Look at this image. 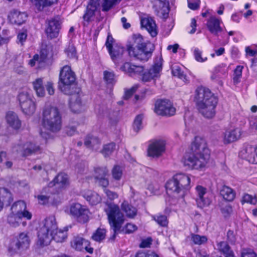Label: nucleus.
Returning <instances> with one entry per match:
<instances>
[{
  "label": "nucleus",
  "instance_id": "f257e3e1",
  "mask_svg": "<svg viewBox=\"0 0 257 257\" xmlns=\"http://www.w3.org/2000/svg\"><path fill=\"white\" fill-rule=\"evenodd\" d=\"M184 158V164L192 169L205 167L210 158V153L205 141L196 137L192 143L189 152Z\"/></svg>",
  "mask_w": 257,
  "mask_h": 257
},
{
  "label": "nucleus",
  "instance_id": "f03ea898",
  "mask_svg": "<svg viewBox=\"0 0 257 257\" xmlns=\"http://www.w3.org/2000/svg\"><path fill=\"white\" fill-rule=\"evenodd\" d=\"M195 100L199 112L204 117L212 118L214 116L218 98L208 88L198 87L195 90Z\"/></svg>",
  "mask_w": 257,
  "mask_h": 257
},
{
  "label": "nucleus",
  "instance_id": "7ed1b4c3",
  "mask_svg": "<svg viewBox=\"0 0 257 257\" xmlns=\"http://www.w3.org/2000/svg\"><path fill=\"white\" fill-rule=\"evenodd\" d=\"M191 179L189 175L179 173L174 175L166 184L167 193L179 198L183 197L190 189Z\"/></svg>",
  "mask_w": 257,
  "mask_h": 257
},
{
  "label": "nucleus",
  "instance_id": "20e7f679",
  "mask_svg": "<svg viewBox=\"0 0 257 257\" xmlns=\"http://www.w3.org/2000/svg\"><path fill=\"white\" fill-rule=\"evenodd\" d=\"M42 124L46 130L51 132H59L62 127V115L59 109L55 106H45L42 111Z\"/></svg>",
  "mask_w": 257,
  "mask_h": 257
},
{
  "label": "nucleus",
  "instance_id": "39448f33",
  "mask_svg": "<svg viewBox=\"0 0 257 257\" xmlns=\"http://www.w3.org/2000/svg\"><path fill=\"white\" fill-rule=\"evenodd\" d=\"M104 210L107 216L109 224L113 229L112 238L114 239L116 232L120 230L124 221V216L119 206L113 203L106 204Z\"/></svg>",
  "mask_w": 257,
  "mask_h": 257
},
{
  "label": "nucleus",
  "instance_id": "423d86ee",
  "mask_svg": "<svg viewBox=\"0 0 257 257\" xmlns=\"http://www.w3.org/2000/svg\"><path fill=\"white\" fill-rule=\"evenodd\" d=\"M75 75L70 66L65 65L61 69L59 75V88L66 94H70L71 86L75 83Z\"/></svg>",
  "mask_w": 257,
  "mask_h": 257
},
{
  "label": "nucleus",
  "instance_id": "0eeeda50",
  "mask_svg": "<svg viewBox=\"0 0 257 257\" xmlns=\"http://www.w3.org/2000/svg\"><path fill=\"white\" fill-rule=\"evenodd\" d=\"M154 50V45L147 42L146 45L134 49L133 47L128 48V54L131 57L142 61H147L152 56Z\"/></svg>",
  "mask_w": 257,
  "mask_h": 257
},
{
  "label": "nucleus",
  "instance_id": "6e6552de",
  "mask_svg": "<svg viewBox=\"0 0 257 257\" xmlns=\"http://www.w3.org/2000/svg\"><path fill=\"white\" fill-rule=\"evenodd\" d=\"M68 213L79 222H86L89 219V211L87 207L79 203H73L67 210Z\"/></svg>",
  "mask_w": 257,
  "mask_h": 257
},
{
  "label": "nucleus",
  "instance_id": "1a4fd4ad",
  "mask_svg": "<svg viewBox=\"0 0 257 257\" xmlns=\"http://www.w3.org/2000/svg\"><path fill=\"white\" fill-rule=\"evenodd\" d=\"M30 243V239L27 233H21L18 238L11 241L8 247L9 251L12 254L17 253L20 249L27 248Z\"/></svg>",
  "mask_w": 257,
  "mask_h": 257
},
{
  "label": "nucleus",
  "instance_id": "9d476101",
  "mask_svg": "<svg viewBox=\"0 0 257 257\" xmlns=\"http://www.w3.org/2000/svg\"><path fill=\"white\" fill-rule=\"evenodd\" d=\"M155 112L158 115L171 116L175 114L176 109L170 100L161 99L156 102Z\"/></svg>",
  "mask_w": 257,
  "mask_h": 257
},
{
  "label": "nucleus",
  "instance_id": "9b49d317",
  "mask_svg": "<svg viewBox=\"0 0 257 257\" xmlns=\"http://www.w3.org/2000/svg\"><path fill=\"white\" fill-rule=\"evenodd\" d=\"M62 22L58 16L51 18L46 21V34L48 37L52 39L58 37L61 29Z\"/></svg>",
  "mask_w": 257,
  "mask_h": 257
},
{
  "label": "nucleus",
  "instance_id": "f8f14e48",
  "mask_svg": "<svg viewBox=\"0 0 257 257\" xmlns=\"http://www.w3.org/2000/svg\"><path fill=\"white\" fill-rule=\"evenodd\" d=\"M239 156L250 163L257 164V146L248 144H244Z\"/></svg>",
  "mask_w": 257,
  "mask_h": 257
},
{
  "label": "nucleus",
  "instance_id": "ddd939ff",
  "mask_svg": "<svg viewBox=\"0 0 257 257\" xmlns=\"http://www.w3.org/2000/svg\"><path fill=\"white\" fill-rule=\"evenodd\" d=\"M154 8L159 17L163 19L168 17L170 11L168 0H154Z\"/></svg>",
  "mask_w": 257,
  "mask_h": 257
},
{
  "label": "nucleus",
  "instance_id": "4468645a",
  "mask_svg": "<svg viewBox=\"0 0 257 257\" xmlns=\"http://www.w3.org/2000/svg\"><path fill=\"white\" fill-rule=\"evenodd\" d=\"M165 150V142L162 140H156L149 145L148 150V155L152 157H159L162 155Z\"/></svg>",
  "mask_w": 257,
  "mask_h": 257
},
{
  "label": "nucleus",
  "instance_id": "2eb2a0df",
  "mask_svg": "<svg viewBox=\"0 0 257 257\" xmlns=\"http://www.w3.org/2000/svg\"><path fill=\"white\" fill-rule=\"evenodd\" d=\"M207 193V189L201 185H197L195 187L196 201L197 206L200 208L207 206L210 204V200L204 197Z\"/></svg>",
  "mask_w": 257,
  "mask_h": 257
},
{
  "label": "nucleus",
  "instance_id": "dca6fc26",
  "mask_svg": "<svg viewBox=\"0 0 257 257\" xmlns=\"http://www.w3.org/2000/svg\"><path fill=\"white\" fill-rule=\"evenodd\" d=\"M40 150L39 146H36L31 143H27L24 145L18 144L13 148V151L21 153L24 156H27L36 153Z\"/></svg>",
  "mask_w": 257,
  "mask_h": 257
},
{
  "label": "nucleus",
  "instance_id": "f3484780",
  "mask_svg": "<svg viewBox=\"0 0 257 257\" xmlns=\"http://www.w3.org/2000/svg\"><path fill=\"white\" fill-rule=\"evenodd\" d=\"M12 212L17 215L30 220L32 218V214L26 210V204L23 201H18L15 202L11 207Z\"/></svg>",
  "mask_w": 257,
  "mask_h": 257
},
{
  "label": "nucleus",
  "instance_id": "a211bd4d",
  "mask_svg": "<svg viewBox=\"0 0 257 257\" xmlns=\"http://www.w3.org/2000/svg\"><path fill=\"white\" fill-rule=\"evenodd\" d=\"M69 108L72 112L79 113L84 111L85 105L78 94H74L70 99Z\"/></svg>",
  "mask_w": 257,
  "mask_h": 257
},
{
  "label": "nucleus",
  "instance_id": "6ab92c4d",
  "mask_svg": "<svg viewBox=\"0 0 257 257\" xmlns=\"http://www.w3.org/2000/svg\"><path fill=\"white\" fill-rule=\"evenodd\" d=\"M162 62L160 60L157 62H155L153 67L143 74L142 79L145 82L150 81L152 79H154L160 76V73L162 70Z\"/></svg>",
  "mask_w": 257,
  "mask_h": 257
},
{
  "label": "nucleus",
  "instance_id": "aec40b11",
  "mask_svg": "<svg viewBox=\"0 0 257 257\" xmlns=\"http://www.w3.org/2000/svg\"><path fill=\"white\" fill-rule=\"evenodd\" d=\"M69 184V180L67 174L61 173L58 174L48 184V187L56 186L60 189L65 188Z\"/></svg>",
  "mask_w": 257,
  "mask_h": 257
},
{
  "label": "nucleus",
  "instance_id": "412c9836",
  "mask_svg": "<svg viewBox=\"0 0 257 257\" xmlns=\"http://www.w3.org/2000/svg\"><path fill=\"white\" fill-rule=\"evenodd\" d=\"M221 23L220 19L214 16H211L207 21L206 27L211 34L217 36L219 33L223 31L220 26Z\"/></svg>",
  "mask_w": 257,
  "mask_h": 257
},
{
  "label": "nucleus",
  "instance_id": "4be33fe9",
  "mask_svg": "<svg viewBox=\"0 0 257 257\" xmlns=\"http://www.w3.org/2000/svg\"><path fill=\"white\" fill-rule=\"evenodd\" d=\"M5 119L8 126L13 130H18L21 127V121L17 114L13 111H8Z\"/></svg>",
  "mask_w": 257,
  "mask_h": 257
},
{
  "label": "nucleus",
  "instance_id": "5701e85b",
  "mask_svg": "<svg viewBox=\"0 0 257 257\" xmlns=\"http://www.w3.org/2000/svg\"><path fill=\"white\" fill-rule=\"evenodd\" d=\"M141 24L142 27L145 28L152 37L157 35V26L152 18L149 16L142 17Z\"/></svg>",
  "mask_w": 257,
  "mask_h": 257
},
{
  "label": "nucleus",
  "instance_id": "b1692460",
  "mask_svg": "<svg viewBox=\"0 0 257 257\" xmlns=\"http://www.w3.org/2000/svg\"><path fill=\"white\" fill-rule=\"evenodd\" d=\"M242 131L239 128L226 131L223 136V142L224 144H229L235 142L241 138Z\"/></svg>",
  "mask_w": 257,
  "mask_h": 257
},
{
  "label": "nucleus",
  "instance_id": "393cba45",
  "mask_svg": "<svg viewBox=\"0 0 257 257\" xmlns=\"http://www.w3.org/2000/svg\"><path fill=\"white\" fill-rule=\"evenodd\" d=\"M120 69L130 76L141 74L144 70L142 66L135 65L128 62L124 63Z\"/></svg>",
  "mask_w": 257,
  "mask_h": 257
},
{
  "label": "nucleus",
  "instance_id": "a878e982",
  "mask_svg": "<svg viewBox=\"0 0 257 257\" xmlns=\"http://www.w3.org/2000/svg\"><path fill=\"white\" fill-rule=\"evenodd\" d=\"M8 18L11 23L21 25L26 22L27 15L24 12L13 10L10 12Z\"/></svg>",
  "mask_w": 257,
  "mask_h": 257
},
{
  "label": "nucleus",
  "instance_id": "bb28decb",
  "mask_svg": "<svg viewBox=\"0 0 257 257\" xmlns=\"http://www.w3.org/2000/svg\"><path fill=\"white\" fill-rule=\"evenodd\" d=\"M40 228L53 234L58 228L55 217L54 216L46 217L43 221Z\"/></svg>",
  "mask_w": 257,
  "mask_h": 257
},
{
  "label": "nucleus",
  "instance_id": "cd10ccee",
  "mask_svg": "<svg viewBox=\"0 0 257 257\" xmlns=\"http://www.w3.org/2000/svg\"><path fill=\"white\" fill-rule=\"evenodd\" d=\"M37 243L41 246L48 245L53 239V234L41 228L38 232Z\"/></svg>",
  "mask_w": 257,
  "mask_h": 257
},
{
  "label": "nucleus",
  "instance_id": "c85d7f7f",
  "mask_svg": "<svg viewBox=\"0 0 257 257\" xmlns=\"http://www.w3.org/2000/svg\"><path fill=\"white\" fill-rule=\"evenodd\" d=\"M108 51L112 60L117 66L120 62L122 61V57L124 49L120 46L115 45Z\"/></svg>",
  "mask_w": 257,
  "mask_h": 257
},
{
  "label": "nucleus",
  "instance_id": "c756f323",
  "mask_svg": "<svg viewBox=\"0 0 257 257\" xmlns=\"http://www.w3.org/2000/svg\"><path fill=\"white\" fill-rule=\"evenodd\" d=\"M84 198L91 205H96L101 202L100 196L91 190H85L83 192Z\"/></svg>",
  "mask_w": 257,
  "mask_h": 257
},
{
  "label": "nucleus",
  "instance_id": "7c9ffc66",
  "mask_svg": "<svg viewBox=\"0 0 257 257\" xmlns=\"http://www.w3.org/2000/svg\"><path fill=\"white\" fill-rule=\"evenodd\" d=\"M32 85L37 96L43 97L45 96V90L42 78H38L34 80Z\"/></svg>",
  "mask_w": 257,
  "mask_h": 257
},
{
  "label": "nucleus",
  "instance_id": "2f4dec72",
  "mask_svg": "<svg viewBox=\"0 0 257 257\" xmlns=\"http://www.w3.org/2000/svg\"><path fill=\"white\" fill-rule=\"evenodd\" d=\"M220 194L223 198L227 201H232L235 196V192L230 187L224 185L220 189Z\"/></svg>",
  "mask_w": 257,
  "mask_h": 257
},
{
  "label": "nucleus",
  "instance_id": "473e14b6",
  "mask_svg": "<svg viewBox=\"0 0 257 257\" xmlns=\"http://www.w3.org/2000/svg\"><path fill=\"white\" fill-rule=\"evenodd\" d=\"M98 6L95 3L89 2L86 12L83 17L84 21L89 22L93 20Z\"/></svg>",
  "mask_w": 257,
  "mask_h": 257
},
{
  "label": "nucleus",
  "instance_id": "72a5a7b5",
  "mask_svg": "<svg viewBox=\"0 0 257 257\" xmlns=\"http://www.w3.org/2000/svg\"><path fill=\"white\" fill-rule=\"evenodd\" d=\"M121 210L125 213L127 217L133 218L136 216L137 209L129 204L127 201H123L121 205Z\"/></svg>",
  "mask_w": 257,
  "mask_h": 257
},
{
  "label": "nucleus",
  "instance_id": "f704fd0d",
  "mask_svg": "<svg viewBox=\"0 0 257 257\" xmlns=\"http://www.w3.org/2000/svg\"><path fill=\"white\" fill-rule=\"evenodd\" d=\"M144 42L142 36L139 34H134L132 36L130 44L127 45V51L130 47H133L134 49L143 46L146 44Z\"/></svg>",
  "mask_w": 257,
  "mask_h": 257
},
{
  "label": "nucleus",
  "instance_id": "c9c22d12",
  "mask_svg": "<svg viewBox=\"0 0 257 257\" xmlns=\"http://www.w3.org/2000/svg\"><path fill=\"white\" fill-rule=\"evenodd\" d=\"M217 249L224 254L225 257H235L228 244L225 241H220L217 244Z\"/></svg>",
  "mask_w": 257,
  "mask_h": 257
},
{
  "label": "nucleus",
  "instance_id": "e433bc0d",
  "mask_svg": "<svg viewBox=\"0 0 257 257\" xmlns=\"http://www.w3.org/2000/svg\"><path fill=\"white\" fill-rule=\"evenodd\" d=\"M39 11L43 10L44 8L56 4L58 0H30Z\"/></svg>",
  "mask_w": 257,
  "mask_h": 257
},
{
  "label": "nucleus",
  "instance_id": "4c0bfd02",
  "mask_svg": "<svg viewBox=\"0 0 257 257\" xmlns=\"http://www.w3.org/2000/svg\"><path fill=\"white\" fill-rule=\"evenodd\" d=\"M88 244V240L84 239L81 237H75L71 241V246L77 250H82L84 247H86Z\"/></svg>",
  "mask_w": 257,
  "mask_h": 257
},
{
  "label": "nucleus",
  "instance_id": "58836bf2",
  "mask_svg": "<svg viewBox=\"0 0 257 257\" xmlns=\"http://www.w3.org/2000/svg\"><path fill=\"white\" fill-rule=\"evenodd\" d=\"M12 193L7 189L0 188V201L4 204V203L10 204L13 201Z\"/></svg>",
  "mask_w": 257,
  "mask_h": 257
},
{
  "label": "nucleus",
  "instance_id": "ea45409f",
  "mask_svg": "<svg viewBox=\"0 0 257 257\" xmlns=\"http://www.w3.org/2000/svg\"><path fill=\"white\" fill-rule=\"evenodd\" d=\"M20 107L25 114L29 115L33 114L36 109L35 103L32 100L22 104Z\"/></svg>",
  "mask_w": 257,
  "mask_h": 257
},
{
  "label": "nucleus",
  "instance_id": "a19ab883",
  "mask_svg": "<svg viewBox=\"0 0 257 257\" xmlns=\"http://www.w3.org/2000/svg\"><path fill=\"white\" fill-rule=\"evenodd\" d=\"M100 144L99 139L93 136H89L85 139L84 145L88 148H91L93 149L97 150L98 145Z\"/></svg>",
  "mask_w": 257,
  "mask_h": 257
},
{
  "label": "nucleus",
  "instance_id": "79ce46f5",
  "mask_svg": "<svg viewBox=\"0 0 257 257\" xmlns=\"http://www.w3.org/2000/svg\"><path fill=\"white\" fill-rule=\"evenodd\" d=\"M45 63V61L39 56V54H36L33 58L29 61L28 64L31 67L36 66L37 68L42 67Z\"/></svg>",
  "mask_w": 257,
  "mask_h": 257
},
{
  "label": "nucleus",
  "instance_id": "37998d69",
  "mask_svg": "<svg viewBox=\"0 0 257 257\" xmlns=\"http://www.w3.org/2000/svg\"><path fill=\"white\" fill-rule=\"evenodd\" d=\"M22 218V216L17 215L12 212L8 216L7 221L12 226L17 227L21 222Z\"/></svg>",
  "mask_w": 257,
  "mask_h": 257
},
{
  "label": "nucleus",
  "instance_id": "c03bdc74",
  "mask_svg": "<svg viewBox=\"0 0 257 257\" xmlns=\"http://www.w3.org/2000/svg\"><path fill=\"white\" fill-rule=\"evenodd\" d=\"M191 240L195 245H200L205 244L207 241V237L205 235H200L194 233H191Z\"/></svg>",
  "mask_w": 257,
  "mask_h": 257
},
{
  "label": "nucleus",
  "instance_id": "a18cd8bd",
  "mask_svg": "<svg viewBox=\"0 0 257 257\" xmlns=\"http://www.w3.org/2000/svg\"><path fill=\"white\" fill-rule=\"evenodd\" d=\"M67 237V233L66 231L58 229L55 231L53 234V239L57 242H62L65 241Z\"/></svg>",
  "mask_w": 257,
  "mask_h": 257
},
{
  "label": "nucleus",
  "instance_id": "49530a36",
  "mask_svg": "<svg viewBox=\"0 0 257 257\" xmlns=\"http://www.w3.org/2000/svg\"><path fill=\"white\" fill-rule=\"evenodd\" d=\"M106 230L103 228H98L93 234L92 238L94 240L100 242L105 237Z\"/></svg>",
  "mask_w": 257,
  "mask_h": 257
},
{
  "label": "nucleus",
  "instance_id": "de8ad7c7",
  "mask_svg": "<svg viewBox=\"0 0 257 257\" xmlns=\"http://www.w3.org/2000/svg\"><path fill=\"white\" fill-rule=\"evenodd\" d=\"M153 219L160 226L166 227L168 225V220L165 215L158 214L153 216Z\"/></svg>",
  "mask_w": 257,
  "mask_h": 257
},
{
  "label": "nucleus",
  "instance_id": "09e8293b",
  "mask_svg": "<svg viewBox=\"0 0 257 257\" xmlns=\"http://www.w3.org/2000/svg\"><path fill=\"white\" fill-rule=\"evenodd\" d=\"M172 73L175 76H177L180 79H183L184 81L186 80V76L182 71L180 66L177 65L173 66L172 67Z\"/></svg>",
  "mask_w": 257,
  "mask_h": 257
},
{
  "label": "nucleus",
  "instance_id": "8fccbe9b",
  "mask_svg": "<svg viewBox=\"0 0 257 257\" xmlns=\"http://www.w3.org/2000/svg\"><path fill=\"white\" fill-rule=\"evenodd\" d=\"M18 99L20 106L32 100L29 94L27 92L24 91L21 92L19 94Z\"/></svg>",
  "mask_w": 257,
  "mask_h": 257
},
{
  "label": "nucleus",
  "instance_id": "3c124183",
  "mask_svg": "<svg viewBox=\"0 0 257 257\" xmlns=\"http://www.w3.org/2000/svg\"><path fill=\"white\" fill-rule=\"evenodd\" d=\"M115 144L113 143H111L104 146L103 150L101 152L105 157L109 156L115 150Z\"/></svg>",
  "mask_w": 257,
  "mask_h": 257
},
{
  "label": "nucleus",
  "instance_id": "603ef678",
  "mask_svg": "<svg viewBox=\"0 0 257 257\" xmlns=\"http://www.w3.org/2000/svg\"><path fill=\"white\" fill-rule=\"evenodd\" d=\"M121 0H103L102 4V11H108L114 5H115L117 3H119Z\"/></svg>",
  "mask_w": 257,
  "mask_h": 257
},
{
  "label": "nucleus",
  "instance_id": "864d4df0",
  "mask_svg": "<svg viewBox=\"0 0 257 257\" xmlns=\"http://www.w3.org/2000/svg\"><path fill=\"white\" fill-rule=\"evenodd\" d=\"M112 176L114 179L116 180H120L122 175V170L121 168L117 165L114 166L112 171Z\"/></svg>",
  "mask_w": 257,
  "mask_h": 257
},
{
  "label": "nucleus",
  "instance_id": "5fc2aeb1",
  "mask_svg": "<svg viewBox=\"0 0 257 257\" xmlns=\"http://www.w3.org/2000/svg\"><path fill=\"white\" fill-rule=\"evenodd\" d=\"M108 170L106 167L97 168L95 169V179H97V177H106L108 175Z\"/></svg>",
  "mask_w": 257,
  "mask_h": 257
},
{
  "label": "nucleus",
  "instance_id": "6e6d98bb",
  "mask_svg": "<svg viewBox=\"0 0 257 257\" xmlns=\"http://www.w3.org/2000/svg\"><path fill=\"white\" fill-rule=\"evenodd\" d=\"M193 54L195 59L199 62H204L207 60L206 57H203L202 56V52L198 48L194 49Z\"/></svg>",
  "mask_w": 257,
  "mask_h": 257
},
{
  "label": "nucleus",
  "instance_id": "4d7b16f0",
  "mask_svg": "<svg viewBox=\"0 0 257 257\" xmlns=\"http://www.w3.org/2000/svg\"><path fill=\"white\" fill-rule=\"evenodd\" d=\"M241 202L242 204L243 203H249L251 204H255L257 202V198L255 196L246 194L242 197Z\"/></svg>",
  "mask_w": 257,
  "mask_h": 257
},
{
  "label": "nucleus",
  "instance_id": "13d9d810",
  "mask_svg": "<svg viewBox=\"0 0 257 257\" xmlns=\"http://www.w3.org/2000/svg\"><path fill=\"white\" fill-rule=\"evenodd\" d=\"M243 67L241 66H237L234 70L233 80L234 83H238L239 82V79L242 75Z\"/></svg>",
  "mask_w": 257,
  "mask_h": 257
},
{
  "label": "nucleus",
  "instance_id": "bf43d9fd",
  "mask_svg": "<svg viewBox=\"0 0 257 257\" xmlns=\"http://www.w3.org/2000/svg\"><path fill=\"white\" fill-rule=\"evenodd\" d=\"M143 116L138 115L136 116L134 122V129L136 132H138L142 128V120Z\"/></svg>",
  "mask_w": 257,
  "mask_h": 257
},
{
  "label": "nucleus",
  "instance_id": "052dcab7",
  "mask_svg": "<svg viewBox=\"0 0 257 257\" xmlns=\"http://www.w3.org/2000/svg\"><path fill=\"white\" fill-rule=\"evenodd\" d=\"M104 79L108 84H113L115 82L114 74L112 72L104 71Z\"/></svg>",
  "mask_w": 257,
  "mask_h": 257
},
{
  "label": "nucleus",
  "instance_id": "680f3d73",
  "mask_svg": "<svg viewBox=\"0 0 257 257\" xmlns=\"http://www.w3.org/2000/svg\"><path fill=\"white\" fill-rule=\"evenodd\" d=\"M51 50V48L45 46L44 47H43L41 51L40 52L39 56L41 57V58H43V60L45 62L47 58V57L50 54V51Z\"/></svg>",
  "mask_w": 257,
  "mask_h": 257
},
{
  "label": "nucleus",
  "instance_id": "e2e57ef3",
  "mask_svg": "<svg viewBox=\"0 0 257 257\" xmlns=\"http://www.w3.org/2000/svg\"><path fill=\"white\" fill-rule=\"evenodd\" d=\"M75 171L80 174L86 173L87 171V165L84 163H80L76 165Z\"/></svg>",
  "mask_w": 257,
  "mask_h": 257
},
{
  "label": "nucleus",
  "instance_id": "0e129e2a",
  "mask_svg": "<svg viewBox=\"0 0 257 257\" xmlns=\"http://www.w3.org/2000/svg\"><path fill=\"white\" fill-rule=\"evenodd\" d=\"M137 226L132 223H127L123 228V231L125 233H131L137 229Z\"/></svg>",
  "mask_w": 257,
  "mask_h": 257
},
{
  "label": "nucleus",
  "instance_id": "69168bd1",
  "mask_svg": "<svg viewBox=\"0 0 257 257\" xmlns=\"http://www.w3.org/2000/svg\"><path fill=\"white\" fill-rule=\"evenodd\" d=\"M95 180L96 182L103 187L106 188L109 184V181L106 177H97V179H95Z\"/></svg>",
  "mask_w": 257,
  "mask_h": 257
},
{
  "label": "nucleus",
  "instance_id": "338daca9",
  "mask_svg": "<svg viewBox=\"0 0 257 257\" xmlns=\"http://www.w3.org/2000/svg\"><path fill=\"white\" fill-rule=\"evenodd\" d=\"M241 257H257L256 253L250 249H243Z\"/></svg>",
  "mask_w": 257,
  "mask_h": 257
},
{
  "label": "nucleus",
  "instance_id": "774afa93",
  "mask_svg": "<svg viewBox=\"0 0 257 257\" xmlns=\"http://www.w3.org/2000/svg\"><path fill=\"white\" fill-rule=\"evenodd\" d=\"M65 52L70 58H74L76 56V49L73 45H69L65 50Z\"/></svg>",
  "mask_w": 257,
  "mask_h": 257
}]
</instances>
